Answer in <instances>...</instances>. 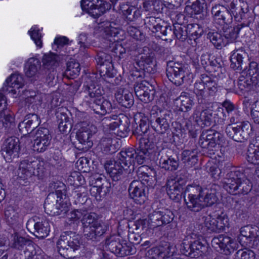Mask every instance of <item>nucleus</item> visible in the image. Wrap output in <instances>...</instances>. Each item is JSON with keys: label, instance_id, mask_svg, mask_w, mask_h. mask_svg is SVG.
<instances>
[{"label": "nucleus", "instance_id": "obj_20", "mask_svg": "<svg viewBox=\"0 0 259 259\" xmlns=\"http://www.w3.org/2000/svg\"><path fill=\"white\" fill-rule=\"evenodd\" d=\"M233 240L223 235L214 237L211 240L212 247L217 251L226 254L233 251L234 246Z\"/></svg>", "mask_w": 259, "mask_h": 259}, {"label": "nucleus", "instance_id": "obj_4", "mask_svg": "<svg viewBox=\"0 0 259 259\" xmlns=\"http://www.w3.org/2000/svg\"><path fill=\"white\" fill-rule=\"evenodd\" d=\"M57 245L61 255L67 258H73V252L80 247V237L74 232H64L60 236Z\"/></svg>", "mask_w": 259, "mask_h": 259}, {"label": "nucleus", "instance_id": "obj_26", "mask_svg": "<svg viewBox=\"0 0 259 259\" xmlns=\"http://www.w3.org/2000/svg\"><path fill=\"white\" fill-rule=\"evenodd\" d=\"M153 145L148 139H143L140 141V146L136 150L135 163L142 164L149 156Z\"/></svg>", "mask_w": 259, "mask_h": 259}, {"label": "nucleus", "instance_id": "obj_6", "mask_svg": "<svg viewBox=\"0 0 259 259\" xmlns=\"http://www.w3.org/2000/svg\"><path fill=\"white\" fill-rule=\"evenodd\" d=\"M105 247L116 256H123L135 254L136 247L131 243H127L120 239L115 235L107 238L105 243Z\"/></svg>", "mask_w": 259, "mask_h": 259}, {"label": "nucleus", "instance_id": "obj_14", "mask_svg": "<svg viewBox=\"0 0 259 259\" xmlns=\"http://www.w3.org/2000/svg\"><path fill=\"white\" fill-rule=\"evenodd\" d=\"M51 140L49 130L47 128L39 127L35 134L33 150L37 152H44L50 145Z\"/></svg>", "mask_w": 259, "mask_h": 259}, {"label": "nucleus", "instance_id": "obj_48", "mask_svg": "<svg viewBox=\"0 0 259 259\" xmlns=\"http://www.w3.org/2000/svg\"><path fill=\"white\" fill-rule=\"evenodd\" d=\"M203 80L202 75L200 80L196 81L194 84V93L196 95L199 104L203 103L206 96L205 84Z\"/></svg>", "mask_w": 259, "mask_h": 259}, {"label": "nucleus", "instance_id": "obj_34", "mask_svg": "<svg viewBox=\"0 0 259 259\" xmlns=\"http://www.w3.org/2000/svg\"><path fill=\"white\" fill-rule=\"evenodd\" d=\"M212 112L209 109H206L199 112L195 110L192 116L194 121L201 126H209L212 120Z\"/></svg>", "mask_w": 259, "mask_h": 259}, {"label": "nucleus", "instance_id": "obj_44", "mask_svg": "<svg viewBox=\"0 0 259 259\" xmlns=\"http://www.w3.org/2000/svg\"><path fill=\"white\" fill-rule=\"evenodd\" d=\"M60 57L54 53L45 54L42 58V64L45 68L48 70H52L53 72L54 69L58 66Z\"/></svg>", "mask_w": 259, "mask_h": 259}, {"label": "nucleus", "instance_id": "obj_15", "mask_svg": "<svg viewBox=\"0 0 259 259\" xmlns=\"http://www.w3.org/2000/svg\"><path fill=\"white\" fill-rule=\"evenodd\" d=\"M38 219L34 217L30 219L26 224L28 230L38 238L47 237L50 232V225L46 220L37 221Z\"/></svg>", "mask_w": 259, "mask_h": 259}, {"label": "nucleus", "instance_id": "obj_51", "mask_svg": "<svg viewBox=\"0 0 259 259\" xmlns=\"http://www.w3.org/2000/svg\"><path fill=\"white\" fill-rule=\"evenodd\" d=\"M182 160L188 167H192L197 162V152L195 150H185L182 153Z\"/></svg>", "mask_w": 259, "mask_h": 259}, {"label": "nucleus", "instance_id": "obj_46", "mask_svg": "<svg viewBox=\"0 0 259 259\" xmlns=\"http://www.w3.org/2000/svg\"><path fill=\"white\" fill-rule=\"evenodd\" d=\"M247 159L250 163L259 164V140H256L249 145Z\"/></svg>", "mask_w": 259, "mask_h": 259}, {"label": "nucleus", "instance_id": "obj_30", "mask_svg": "<svg viewBox=\"0 0 259 259\" xmlns=\"http://www.w3.org/2000/svg\"><path fill=\"white\" fill-rule=\"evenodd\" d=\"M5 85H7L6 89L3 88L4 91L12 93L14 95L16 94L17 91L24 85L23 76L20 74H13L7 79Z\"/></svg>", "mask_w": 259, "mask_h": 259}, {"label": "nucleus", "instance_id": "obj_37", "mask_svg": "<svg viewBox=\"0 0 259 259\" xmlns=\"http://www.w3.org/2000/svg\"><path fill=\"white\" fill-rule=\"evenodd\" d=\"M102 179L100 177L97 178L95 182V185L92 186L90 189L91 195L94 197L98 201L102 200L108 192L107 187H104L102 184Z\"/></svg>", "mask_w": 259, "mask_h": 259}, {"label": "nucleus", "instance_id": "obj_61", "mask_svg": "<svg viewBox=\"0 0 259 259\" xmlns=\"http://www.w3.org/2000/svg\"><path fill=\"white\" fill-rule=\"evenodd\" d=\"M161 259H166L172 256L175 252V248L171 246L169 243H166L164 246H160Z\"/></svg>", "mask_w": 259, "mask_h": 259}, {"label": "nucleus", "instance_id": "obj_28", "mask_svg": "<svg viewBox=\"0 0 259 259\" xmlns=\"http://www.w3.org/2000/svg\"><path fill=\"white\" fill-rule=\"evenodd\" d=\"M136 150L133 148H128L121 150L117 156V160L127 168L135 164Z\"/></svg>", "mask_w": 259, "mask_h": 259}, {"label": "nucleus", "instance_id": "obj_3", "mask_svg": "<svg viewBox=\"0 0 259 259\" xmlns=\"http://www.w3.org/2000/svg\"><path fill=\"white\" fill-rule=\"evenodd\" d=\"M81 222L83 233L88 239L93 240L101 236L107 230V226L98 219L95 213H88L84 210Z\"/></svg>", "mask_w": 259, "mask_h": 259}, {"label": "nucleus", "instance_id": "obj_5", "mask_svg": "<svg viewBox=\"0 0 259 259\" xmlns=\"http://www.w3.org/2000/svg\"><path fill=\"white\" fill-rule=\"evenodd\" d=\"M166 75L177 86L190 81L192 74L187 67L178 62L169 61L167 64Z\"/></svg>", "mask_w": 259, "mask_h": 259}, {"label": "nucleus", "instance_id": "obj_7", "mask_svg": "<svg viewBox=\"0 0 259 259\" xmlns=\"http://www.w3.org/2000/svg\"><path fill=\"white\" fill-rule=\"evenodd\" d=\"M44 164V161L38 160H23L19 164L18 176L22 179H27L34 175L41 177L45 172Z\"/></svg>", "mask_w": 259, "mask_h": 259}, {"label": "nucleus", "instance_id": "obj_58", "mask_svg": "<svg viewBox=\"0 0 259 259\" xmlns=\"http://www.w3.org/2000/svg\"><path fill=\"white\" fill-rule=\"evenodd\" d=\"M187 32L193 38L196 39L200 37L203 33V29L198 24H190L187 26Z\"/></svg>", "mask_w": 259, "mask_h": 259}, {"label": "nucleus", "instance_id": "obj_39", "mask_svg": "<svg viewBox=\"0 0 259 259\" xmlns=\"http://www.w3.org/2000/svg\"><path fill=\"white\" fill-rule=\"evenodd\" d=\"M246 56V54L242 49L234 50L230 57L231 67L234 70H241L243 59Z\"/></svg>", "mask_w": 259, "mask_h": 259}, {"label": "nucleus", "instance_id": "obj_38", "mask_svg": "<svg viewBox=\"0 0 259 259\" xmlns=\"http://www.w3.org/2000/svg\"><path fill=\"white\" fill-rule=\"evenodd\" d=\"M176 102L179 110L182 112L190 111L194 105L192 97L190 94L185 92H183L176 99Z\"/></svg>", "mask_w": 259, "mask_h": 259}, {"label": "nucleus", "instance_id": "obj_60", "mask_svg": "<svg viewBox=\"0 0 259 259\" xmlns=\"http://www.w3.org/2000/svg\"><path fill=\"white\" fill-rule=\"evenodd\" d=\"M12 246L14 248L20 249L26 244L27 239L20 236L18 233H14L12 235Z\"/></svg>", "mask_w": 259, "mask_h": 259}, {"label": "nucleus", "instance_id": "obj_18", "mask_svg": "<svg viewBox=\"0 0 259 259\" xmlns=\"http://www.w3.org/2000/svg\"><path fill=\"white\" fill-rule=\"evenodd\" d=\"M204 225L210 232H220L228 225V219L225 214L208 215L205 218Z\"/></svg>", "mask_w": 259, "mask_h": 259}, {"label": "nucleus", "instance_id": "obj_54", "mask_svg": "<svg viewBox=\"0 0 259 259\" xmlns=\"http://www.w3.org/2000/svg\"><path fill=\"white\" fill-rule=\"evenodd\" d=\"M202 78L205 82L206 93L208 92L209 95H213L218 91L217 83L206 75H202Z\"/></svg>", "mask_w": 259, "mask_h": 259}, {"label": "nucleus", "instance_id": "obj_33", "mask_svg": "<svg viewBox=\"0 0 259 259\" xmlns=\"http://www.w3.org/2000/svg\"><path fill=\"white\" fill-rule=\"evenodd\" d=\"M91 107L95 113L102 115L111 112L112 109L111 103L103 97L101 99L95 100Z\"/></svg>", "mask_w": 259, "mask_h": 259}, {"label": "nucleus", "instance_id": "obj_35", "mask_svg": "<svg viewBox=\"0 0 259 259\" xmlns=\"http://www.w3.org/2000/svg\"><path fill=\"white\" fill-rule=\"evenodd\" d=\"M166 186L167 192L170 198L173 199H179L182 190V185L180 183L179 179H168Z\"/></svg>", "mask_w": 259, "mask_h": 259}, {"label": "nucleus", "instance_id": "obj_62", "mask_svg": "<svg viewBox=\"0 0 259 259\" xmlns=\"http://www.w3.org/2000/svg\"><path fill=\"white\" fill-rule=\"evenodd\" d=\"M29 33L35 45L37 47L41 48L42 45L41 39L42 36L39 32V30L37 29L35 27H33L31 28L30 30L29 31Z\"/></svg>", "mask_w": 259, "mask_h": 259}, {"label": "nucleus", "instance_id": "obj_29", "mask_svg": "<svg viewBox=\"0 0 259 259\" xmlns=\"http://www.w3.org/2000/svg\"><path fill=\"white\" fill-rule=\"evenodd\" d=\"M96 60L101 73L108 74L113 66L111 56L105 52H100L98 53Z\"/></svg>", "mask_w": 259, "mask_h": 259}, {"label": "nucleus", "instance_id": "obj_13", "mask_svg": "<svg viewBox=\"0 0 259 259\" xmlns=\"http://www.w3.org/2000/svg\"><path fill=\"white\" fill-rule=\"evenodd\" d=\"M79 126L80 128L76 133V137L79 143L84 145L85 147H78V148L82 149L89 148L93 144L90 139L97 132V128L94 124L84 122L81 123Z\"/></svg>", "mask_w": 259, "mask_h": 259}, {"label": "nucleus", "instance_id": "obj_56", "mask_svg": "<svg viewBox=\"0 0 259 259\" xmlns=\"http://www.w3.org/2000/svg\"><path fill=\"white\" fill-rule=\"evenodd\" d=\"M121 121L120 118H118V116L117 115V119H114L113 121L109 123L108 126L106 128H109L110 131H114L117 127L119 128V130L120 132L122 133V135H120V136H125L127 134L129 128L128 126H125L121 125Z\"/></svg>", "mask_w": 259, "mask_h": 259}, {"label": "nucleus", "instance_id": "obj_2", "mask_svg": "<svg viewBox=\"0 0 259 259\" xmlns=\"http://www.w3.org/2000/svg\"><path fill=\"white\" fill-rule=\"evenodd\" d=\"M223 187L230 194H247L252 188L250 181L239 171H231L223 181Z\"/></svg>", "mask_w": 259, "mask_h": 259}, {"label": "nucleus", "instance_id": "obj_23", "mask_svg": "<svg viewBox=\"0 0 259 259\" xmlns=\"http://www.w3.org/2000/svg\"><path fill=\"white\" fill-rule=\"evenodd\" d=\"M105 168L114 181L122 179L127 174L126 170L127 168L117 160L107 162L105 164Z\"/></svg>", "mask_w": 259, "mask_h": 259}, {"label": "nucleus", "instance_id": "obj_47", "mask_svg": "<svg viewBox=\"0 0 259 259\" xmlns=\"http://www.w3.org/2000/svg\"><path fill=\"white\" fill-rule=\"evenodd\" d=\"M70 194L75 203L83 204L88 200V190L84 187L79 186L74 188Z\"/></svg>", "mask_w": 259, "mask_h": 259}, {"label": "nucleus", "instance_id": "obj_50", "mask_svg": "<svg viewBox=\"0 0 259 259\" xmlns=\"http://www.w3.org/2000/svg\"><path fill=\"white\" fill-rule=\"evenodd\" d=\"M40 68V63L37 59L30 58L27 63L26 75L28 77H32L37 75L39 69Z\"/></svg>", "mask_w": 259, "mask_h": 259}, {"label": "nucleus", "instance_id": "obj_10", "mask_svg": "<svg viewBox=\"0 0 259 259\" xmlns=\"http://www.w3.org/2000/svg\"><path fill=\"white\" fill-rule=\"evenodd\" d=\"M80 5L83 11L94 18L99 17L110 8L103 0H82Z\"/></svg>", "mask_w": 259, "mask_h": 259}, {"label": "nucleus", "instance_id": "obj_16", "mask_svg": "<svg viewBox=\"0 0 259 259\" xmlns=\"http://www.w3.org/2000/svg\"><path fill=\"white\" fill-rule=\"evenodd\" d=\"M161 20L158 18L154 17H146L144 19V24L145 27L150 30L152 33H156L158 37H161L166 35L171 36L172 32L170 31V26L164 24V25H161L160 21Z\"/></svg>", "mask_w": 259, "mask_h": 259}, {"label": "nucleus", "instance_id": "obj_63", "mask_svg": "<svg viewBox=\"0 0 259 259\" xmlns=\"http://www.w3.org/2000/svg\"><path fill=\"white\" fill-rule=\"evenodd\" d=\"M127 32L130 35L138 40H143L145 39L144 34L136 27L130 26L127 28Z\"/></svg>", "mask_w": 259, "mask_h": 259}, {"label": "nucleus", "instance_id": "obj_57", "mask_svg": "<svg viewBox=\"0 0 259 259\" xmlns=\"http://www.w3.org/2000/svg\"><path fill=\"white\" fill-rule=\"evenodd\" d=\"M80 70V65L74 60L67 63L66 73L71 76L78 75Z\"/></svg>", "mask_w": 259, "mask_h": 259}, {"label": "nucleus", "instance_id": "obj_42", "mask_svg": "<svg viewBox=\"0 0 259 259\" xmlns=\"http://www.w3.org/2000/svg\"><path fill=\"white\" fill-rule=\"evenodd\" d=\"M84 93L85 96L90 97L91 101L93 102L102 98V90L99 85L94 83L88 84L84 89Z\"/></svg>", "mask_w": 259, "mask_h": 259}, {"label": "nucleus", "instance_id": "obj_59", "mask_svg": "<svg viewBox=\"0 0 259 259\" xmlns=\"http://www.w3.org/2000/svg\"><path fill=\"white\" fill-rule=\"evenodd\" d=\"M239 31V28L236 27L229 28L228 30L225 32L224 37L225 40L227 41V44L236 40L238 37Z\"/></svg>", "mask_w": 259, "mask_h": 259}, {"label": "nucleus", "instance_id": "obj_9", "mask_svg": "<svg viewBox=\"0 0 259 259\" xmlns=\"http://www.w3.org/2000/svg\"><path fill=\"white\" fill-rule=\"evenodd\" d=\"M226 132L234 141L243 142L247 140L252 134V127L249 122L243 121L238 124H228Z\"/></svg>", "mask_w": 259, "mask_h": 259}, {"label": "nucleus", "instance_id": "obj_55", "mask_svg": "<svg viewBox=\"0 0 259 259\" xmlns=\"http://www.w3.org/2000/svg\"><path fill=\"white\" fill-rule=\"evenodd\" d=\"M111 137H103L100 141L101 148L106 153H112L115 151V146L112 144Z\"/></svg>", "mask_w": 259, "mask_h": 259}, {"label": "nucleus", "instance_id": "obj_12", "mask_svg": "<svg viewBox=\"0 0 259 259\" xmlns=\"http://www.w3.org/2000/svg\"><path fill=\"white\" fill-rule=\"evenodd\" d=\"M20 149L19 139L16 137H9L5 140L2 146V154L7 162H10L18 157Z\"/></svg>", "mask_w": 259, "mask_h": 259}, {"label": "nucleus", "instance_id": "obj_19", "mask_svg": "<svg viewBox=\"0 0 259 259\" xmlns=\"http://www.w3.org/2000/svg\"><path fill=\"white\" fill-rule=\"evenodd\" d=\"M236 21L240 22L248 11L247 3L243 0H231L227 7Z\"/></svg>", "mask_w": 259, "mask_h": 259}, {"label": "nucleus", "instance_id": "obj_24", "mask_svg": "<svg viewBox=\"0 0 259 259\" xmlns=\"http://www.w3.org/2000/svg\"><path fill=\"white\" fill-rule=\"evenodd\" d=\"M144 184L145 185V182L135 180L130 185L128 188L130 195L137 204H143L146 200Z\"/></svg>", "mask_w": 259, "mask_h": 259}, {"label": "nucleus", "instance_id": "obj_27", "mask_svg": "<svg viewBox=\"0 0 259 259\" xmlns=\"http://www.w3.org/2000/svg\"><path fill=\"white\" fill-rule=\"evenodd\" d=\"M185 11L191 15H200V18L204 16V12L207 9L205 0H188Z\"/></svg>", "mask_w": 259, "mask_h": 259}, {"label": "nucleus", "instance_id": "obj_53", "mask_svg": "<svg viewBox=\"0 0 259 259\" xmlns=\"http://www.w3.org/2000/svg\"><path fill=\"white\" fill-rule=\"evenodd\" d=\"M65 186L59 181L53 182L50 184L49 191L50 193H55L59 198V200L63 199V196L65 195Z\"/></svg>", "mask_w": 259, "mask_h": 259}, {"label": "nucleus", "instance_id": "obj_52", "mask_svg": "<svg viewBox=\"0 0 259 259\" xmlns=\"http://www.w3.org/2000/svg\"><path fill=\"white\" fill-rule=\"evenodd\" d=\"M207 38L218 49H221L227 44L224 36L218 32H209Z\"/></svg>", "mask_w": 259, "mask_h": 259}, {"label": "nucleus", "instance_id": "obj_22", "mask_svg": "<svg viewBox=\"0 0 259 259\" xmlns=\"http://www.w3.org/2000/svg\"><path fill=\"white\" fill-rule=\"evenodd\" d=\"M211 13L214 22L220 26H224L232 22V15L228 9L218 4L212 7Z\"/></svg>", "mask_w": 259, "mask_h": 259}, {"label": "nucleus", "instance_id": "obj_8", "mask_svg": "<svg viewBox=\"0 0 259 259\" xmlns=\"http://www.w3.org/2000/svg\"><path fill=\"white\" fill-rule=\"evenodd\" d=\"M167 116L158 106H154L150 110L148 117L152 128L158 134H163L169 129V124Z\"/></svg>", "mask_w": 259, "mask_h": 259}, {"label": "nucleus", "instance_id": "obj_45", "mask_svg": "<svg viewBox=\"0 0 259 259\" xmlns=\"http://www.w3.org/2000/svg\"><path fill=\"white\" fill-rule=\"evenodd\" d=\"M185 245V243L183 242L181 246L184 247L186 252H188V250H190V252H188L189 254L194 253V255H202L203 254L205 253L207 250V246L202 244V242L199 240H196L189 245L187 247L188 249H187Z\"/></svg>", "mask_w": 259, "mask_h": 259}, {"label": "nucleus", "instance_id": "obj_40", "mask_svg": "<svg viewBox=\"0 0 259 259\" xmlns=\"http://www.w3.org/2000/svg\"><path fill=\"white\" fill-rule=\"evenodd\" d=\"M170 31L172 32L171 36L167 35L166 33L164 34V35L162 37V39L165 41H171L175 37L183 41L186 39L187 36L188 32L186 28L183 27L179 24H177L174 26V29H172L170 26Z\"/></svg>", "mask_w": 259, "mask_h": 259}, {"label": "nucleus", "instance_id": "obj_17", "mask_svg": "<svg viewBox=\"0 0 259 259\" xmlns=\"http://www.w3.org/2000/svg\"><path fill=\"white\" fill-rule=\"evenodd\" d=\"M134 90L136 96L144 103H149L154 99V88L146 80L136 82Z\"/></svg>", "mask_w": 259, "mask_h": 259}, {"label": "nucleus", "instance_id": "obj_1", "mask_svg": "<svg viewBox=\"0 0 259 259\" xmlns=\"http://www.w3.org/2000/svg\"><path fill=\"white\" fill-rule=\"evenodd\" d=\"M184 195L186 208L194 212H198L205 207L213 205L218 200L215 188L203 189L198 185H188Z\"/></svg>", "mask_w": 259, "mask_h": 259}, {"label": "nucleus", "instance_id": "obj_31", "mask_svg": "<svg viewBox=\"0 0 259 259\" xmlns=\"http://www.w3.org/2000/svg\"><path fill=\"white\" fill-rule=\"evenodd\" d=\"M115 97L117 102L125 108H131L134 104L133 95L126 90L119 89L115 94Z\"/></svg>", "mask_w": 259, "mask_h": 259}, {"label": "nucleus", "instance_id": "obj_21", "mask_svg": "<svg viewBox=\"0 0 259 259\" xmlns=\"http://www.w3.org/2000/svg\"><path fill=\"white\" fill-rule=\"evenodd\" d=\"M223 136L219 132L213 131L203 132L201 135L199 144L202 148H211L220 144Z\"/></svg>", "mask_w": 259, "mask_h": 259}, {"label": "nucleus", "instance_id": "obj_36", "mask_svg": "<svg viewBox=\"0 0 259 259\" xmlns=\"http://www.w3.org/2000/svg\"><path fill=\"white\" fill-rule=\"evenodd\" d=\"M119 10L130 21H133L141 16V12L137 8L127 4L120 5Z\"/></svg>", "mask_w": 259, "mask_h": 259}, {"label": "nucleus", "instance_id": "obj_41", "mask_svg": "<svg viewBox=\"0 0 259 259\" xmlns=\"http://www.w3.org/2000/svg\"><path fill=\"white\" fill-rule=\"evenodd\" d=\"M101 27H103V35L110 42L118 41L119 38L118 30L115 27L111 26L109 22H103L101 24Z\"/></svg>", "mask_w": 259, "mask_h": 259}, {"label": "nucleus", "instance_id": "obj_11", "mask_svg": "<svg viewBox=\"0 0 259 259\" xmlns=\"http://www.w3.org/2000/svg\"><path fill=\"white\" fill-rule=\"evenodd\" d=\"M240 240L243 245L256 248L259 244V232L255 227L245 226L240 229Z\"/></svg>", "mask_w": 259, "mask_h": 259}, {"label": "nucleus", "instance_id": "obj_43", "mask_svg": "<svg viewBox=\"0 0 259 259\" xmlns=\"http://www.w3.org/2000/svg\"><path fill=\"white\" fill-rule=\"evenodd\" d=\"M138 176L139 178L141 179L140 182H143L144 181L146 182L145 184L147 186H151L153 184V178L152 175H154V171L148 167L147 166L143 165L139 167L137 171Z\"/></svg>", "mask_w": 259, "mask_h": 259}, {"label": "nucleus", "instance_id": "obj_49", "mask_svg": "<svg viewBox=\"0 0 259 259\" xmlns=\"http://www.w3.org/2000/svg\"><path fill=\"white\" fill-rule=\"evenodd\" d=\"M159 164L160 166L167 170H175L179 166V161L178 158H174L170 157L163 158L161 157L159 159Z\"/></svg>", "mask_w": 259, "mask_h": 259}, {"label": "nucleus", "instance_id": "obj_64", "mask_svg": "<svg viewBox=\"0 0 259 259\" xmlns=\"http://www.w3.org/2000/svg\"><path fill=\"white\" fill-rule=\"evenodd\" d=\"M24 120L33 130L40 123V119L36 114H29L25 116Z\"/></svg>", "mask_w": 259, "mask_h": 259}, {"label": "nucleus", "instance_id": "obj_25", "mask_svg": "<svg viewBox=\"0 0 259 259\" xmlns=\"http://www.w3.org/2000/svg\"><path fill=\"white\" fill-rule=\"evenodd\" d=\"M4 219L8 225L13 227L22 222L23 216L19 209L9 205L4 209Z\"/></svg>", "mask_w": 259, "mask_h": 259}, {"label": "nucleus", "instance_id": "obj_32", "mask_svg": "<svg viewBox=\"0 0 259 259\" xmlns=\"http://www.w3.org/2000/svg\"><path fill=\"white\" fill-rule=\"evenodd\" d=\"M60 201L56 194L49 193L44 203V208L46 213L52 215H58L57 209L58 206H60L59 204Z\"/></svg>", "mask_w": 259, "mask_h": 259}]
</instances>
